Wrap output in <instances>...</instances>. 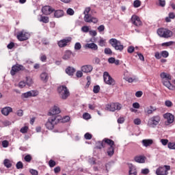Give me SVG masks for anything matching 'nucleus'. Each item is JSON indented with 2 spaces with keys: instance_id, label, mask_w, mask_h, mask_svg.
Wrapping results in <instances>:
<instances>
[{
  "instance_id": "obj_18",
  "label": "nucleus",
  "mask_w": 175,
  "mask_h": 175,
  "mask_svg": "<svg viewBox=\"0 0 175 175\" xmlns=\"http://www.w3.org/2000/svg\"><path fill=\"white\" fill-rule=\"evenodd\" d=\"M92 69H94V68L90 64L85 65L81 67V71L83 72V73H91V72H92Z\"/></svg>"
},
{
  "instance_id": "obj_7",
  "label": "nucleus",
  "mask_w": 175,
  "mask_h": 175,
  "mask_svg": "<svg viewBox=\"0 0 175 175\" xmlns=\"http://www.w3.org/2000/svg\"><path fill=\"white\" fill-rule=\"evenodd\" d=\"M169 170H170V165L160 166L156 170L157 175H167L169 174Z\"/></svg>"
},
{
  "instance_id": "obj_12",
  "label": "nucleus",
  "mask_w": 175,
  "mask_h": 175,
  "mask_svg": "<svg viewBox=\"0 0 175 175\" xmlns=\"http://www.w3.org/2000/svg\"><path fill=\"white\" fill-rule=\"evenodd\" d=\"M20 70H25V67L21 64L14 65L10 70V74L12 76H14V75H16L17 72H20Z\"/></svg>"
},
{
  "instance_id": "obj_58",
  "label": "nucleus",
  "mask_w": 175,
  "mask_h": 175,
  "mask_svg": "<svg viewBox=\"0 0 175 175\" xmlns=\"http://www.w3.org/2000/svg\"><path fill=\"white\" fill-rule=\"evenodd\" d=\"M143 96V92L142 91H137L136 93H135V96L137 98H142V96Z\"/></svg>"
},
{
  "instance_id": "obj_31",
  "label": "nucleus",
  "mask_w": 175,
  "mask_h": 175,
  "mask_svg": "<svg viewBox=\"0 0 175 175\" xmlns=\"http://www.w3.org/2000/svg\"><path fill=\"white\" fill-rule=\"evenodd\" d=\"M161 79H166L167 80H172V76L166 72H162L160 75Z\"/></svg>"
},
{
  "instance_id": "obj_53",
  "label": "nucleus",
  "mask_w": 175,
  "mask_h": 175,
  "mask_svg": "<svg viewBox=\"0 0 175 175\" xmlns=\"http://www.w3.org/2000/svg\"><path fill=\"white\" fill-rule=\"evenodd\" d=\"M16 169H23V162L21 161H18L17 163H16Z\"/></svg>"
},
{
  "instance_id": "obj_22",
  "label": "nucleus",
  "mask_w": 175,
  "mask_h": 175,
  "mask_svg": "<svg viewBox=\"0 0 175 175\" xmlns=\"http://www.w3.org/2000/svg\"><path fill=\"white\" fill-rule=\"evenodd\" d=\"M40 79L42 81H44V83H47V81H49V74L46 72L41 73Z\"/></svg>"
},
{
  "instance_id": "obj_32",
  "label": "nucleus",
  "mask_w": 175,
  "mask_h": 175,
  "mask_svg": "<svg viewBox=\"0 0 175 175\" xmlns=\"http://www.w3.org/2000/svg\"><path fill=\"white\" fill-rule=\"evenodd\" d=\"M26 84L29 87H31V85H32V84H33V80H32V78H31L30 77H26Z\"/></svg>"
},
{
  "instance_id": "obj_48",
  "label": "nucleus",
  "mask_w": 175,
  "mask_h": 175,
  "mask_svg": "<svg viewBox=\"0 0 175 175\" xmlns=\"http://www.w3.org/2000/svg\"><path fill=\"white\" fill-rule=\"evenodd\" d=\"M142 174L147 175L148 173H150V170L148 168H144L141 170Z\"/></svg>"
},
{
  "instance_id": "obj_21",
  "label": "nucleus",
  "mask_w": 175,
  "mask_h": 175,
  "mask_svg": "<svg viewBox=\"0 0 175 175\" xmlns=\"http://www.w3.org/2000/svg\"><path fill=\"white\" fill-rule=\"evenodd\" d=\"M54 17L55 18H61V17H64V10H57L55 11Z\"/></svg>"
},
{
  "instance_id": "obj_57",
  "label": "nucleus",
  "mask_w": 175,
  "mask_h": 175,
  "mask_svg": "<svg viewBox=\"0 0 175 175\" xmlns=\"http://www.w3.org/2000/svg\"><path fill=\"white\" fill-rule=\"evenodd\" d=\"M31 160H32V157H31V155L27 154V155H26V156L25 157V161L26 162H29V161H31Z\"/></svg>"
},
{
  "instance_id": "obj_26",
  "label": "nucleus",
  "mask_w": 175,
  "mask_h": 175,
  "mask_svg": "<svg viewBox=\"0 0 175 175\" xmlns=\"http://www.w3.org/2000/svg\"><path fill=\"white\" fill-rule=\"evenodd\" d=\"M129 175H137V172H136V167L133 166V165H129Z\"/></svg>"
},
{
  "instance_id": "obj_49",
  "label": "nucleus",
  "mask_w": 175,
  "mask_h": 175,
  "mask_svg": "<svg viewBox=\"0 0 175 175\" xmlns=\"http://www.w3.org/2000/svg\"><path fill=\"white\" fill-rule=\"evenodd\" d=\"M159 5L161 6V8H165L166 1L165 0H159Z\"/></svg>"
},
{
  "instance_id": "obj_2",
  "label": "nucleus",
  "mask_w": 175,
  "mask_h": 175,
  "mask_svg": "<svg viewBox=\"0 0 175 175\" xmlns=\"http://www.w3.org/2000/svg\"><path fill=\"white\" fill-rule=\"evenodd\" d=\"M161 122V116L159 115L153 116L148 119L147 126L149 128H155L157 125H159Z\"/></svg>"
},
{
  "instance_id": "obj_39",
  "label": "nucleus",
  "mask_w": 175,
  "mask_h": 175,
  "mask_svg": "<svg viewBox=\"0 0 175 175\" xmlns=\"http://www.w3.org/2000/svg\"><path fill=\"white\" fill-rule=\"evenodd\" d=\"M142 5V2L140 0H135L133 3L134 8H139V6Z\"/></svg>"
},
{
  "instance_id": "obj_46",
  "label": "nucleus",
  "mask_w": 175,
  "mask_h": 175,
  "mask_svg": "<svg viewBox=\"0 0 175 175\" xmlns=\"http://www.w3.org/2000/svg\"><path fill=\"white\" fill-rule=\"evenodd\" d=\"M165 105L167 107H172V106H173V103H172V101L169 100H165Z\"/></svg>"
},
{
  "instance_id": "obj_28",
  "label": "nucleus",
  "mask_w": 175,
  "mask_h": 175,
  "mask_svg": "<svg viewBox=\"0 0 175 175\" xmlns=\"http://www.w3.org/2000/svg\"><path fill=\"white\" fill-rule=\"evenodd\" d=\"M72 57V52L70 51H66L63 55V59L68 60Z\"/></svg>"
},
{
  "instance_id": "obj_63",
  "label": "nucleus",
  "mask_w": 175,
  "mask_h": 175,
  "mask_svg": "<svg viewBox=\"0 0 175 175\" xmlns=\"http://www.w3.org/2000/svg\"><path fill=\"white\" fill-rule=\"evenodd\" d=\"M25 83L24 81L19 82L18 87L19 88H24L25 87Z\"/></svg>"
},
{
  "instance_id": "obj_9",
  "label": "nucleus",
  "mask_w": 175,
  "mask_h": 175,
  "mask_svg": "<svg viewBox=\"0 0 175 175\" xmlns=\"http://www.w3.org/2000/svg\"><path fill=\"white\" fill-rule=\"evenodd\" d=\"M103 79L105 84L108 85H114L116 84V81L111 78L108 72H104Z\"/></svg>"
},
{
  "instance_id": "obj_15",
  "label": "nucleus",
  "mask_w": 175,
  "mask_h": 175,
  "mask_svg": "<svg viewBox=\"0 0 175 175\" xmlns=\"http://www.w3.org/2000/svg\"><path fill=\"white\" fill-rule=\"evenodd\" d=\"M131 23L133 25H135V27H141L142 25V21H140V18L136 15H133L131 17Z\"/></svg>"
},
{
  "instance_id": "obj_54",
  "label": "nucleus",
  "mask_w": 175,
  "mask_h": 175,
  "mask_svg": "<svg viewBox=\"0 0 175 175\" xmlns=\"http://www.w3.org/2000/svg\"><path fill=\"white\" fill-rule=\"evenodd\" d=\"M75 50H80L81 49V44H80V42L75 43Z\"/></svg>"
},
{
  "instance_id": "obj_38",
  "label": "nucleus",
  "mask_w": 175,
  "mask_h": 175,
  "mask_svg": "<svg viewBox=\"0 0 175 175\" xmlns=\"http://www.w3.org/2000/svg\"><path fill=\"white\" fill-rule=\"evenodd\" d=\"M99 91H100V87L99 85L94 86L93 92L94 94H98Z\"/></svg>"
},
{
  "instance_id": "obj_25",
  "label": "nucleus",
  "mask_w": 175,
  "mask_h": 175,
  "mask_svg": "<svg viewBox=\"0 0 175 175\" xmlns=\"http://www.w3.org/2000/svg\"><path fill=\"white\" fill-rule=\"evenodd\" d=\"M75 72H76V70L75 69V68L72 67H68L66 69V73H67V75H68V76H73V75L75 74Z\"/></svg>"
},
{
  "instance_id": "obj_37",
  "label": "nucleus",
  "mask_w": 175,
  "mask_h": 175,
  "mask_svg": "<svg viewBox=\"0 0 175 175\" xmlns=\"http://www.w3.org/2000/svg\"><path fill=\"white\" fill-rule=\"evenodd\" d=\"M161 55L163 58H167L169 57V52L167 51H163L161 52Z\"/></svg>"
},
{
  "instance_id": "obj_42",
  "label": "nucleus",
  "mask_w": 175,
  "mask_h": 175,
  "mask_svg": "<svg viewBox=\"0 0 175 175\" xmlns=\"http://www.w3.org/2000/svg\"><path fill=\"white\" fill-rule=\"evenodd\" d=\"M168 148L170 150H175V143L174 142H169L167 144Z\"/></svg>"
},
{
  "instance_id": "obj_16",
  "label": "nucleus",
  "mask_w": 175,
  "mask_h": 175,
  "mask_svg": "<svg viewBox=\"0 0 175 175\" xmlns=\"http://www.w3.org/2000/svg\"><path fill=\"white\" fill-rule=\"evenodd\" d=\"M61 113V111L59 110V108L58 107H53L52 109L49 112V116H52V117H56L57 114H59Z\"/></svg>"
},
{
  "instance_id": "obj_23",
  "label": "nucleus",
  "mask_w": 175,
  "mask_h": 175,
  "mask_svg": "<svg viewBox=\"0 0 175 175\" xmlns=\"http://www.w3.org/2000/svg\"><path fill=\"white\" fill-rule=\"evenodd\" d=\"M135 162L138 163H144L146 162V157L144 156H137L135 157Z\"/></svg>"
},
{
  "instance_id": "obj_33",
  "label": "nucleus",
  "mask_w": 175,
  "mask_h": 175,
  "mask_svg": "<svg viewBox=\"0 0 175 175\" xmlns=\"http://www.w3.org/2000/svg\"><path fill=\"white\" fill-rule=\"evenodd\" d=\"M4 165L5 166V167H12V163H10V160L5 159L3 161Z\"/></svg>"
},
{
  "instance_id": "obj_20",
  "label": "nucleus",
  "mask_w": 175,
  "mask_h": 175,
  "mask_svg": "<svg viewBox=\"0 0 175 175\" xmlns=\"http://www.w3.org/2000/svg\"><path fill=\"white\" fill-rule=\"evenodd\" d=\"M85 47L86 49H91V50H94V51L98 50V45H96V44L94 42L86 44L85 45Z\"/></svg>"
},
{
  "instance_id": "obj_11",
  "label": "nucleus",
  "mask_w": 175,
  "mask_h": 175,
  "mask_svg": "<svg viewBox=\"0 0 175 175\" xmlns=\"http://www.w3.org/2000/svg\"><path fill=\"white\" fill-rule=\"evenodd\" d=\"M56 120L57 118L55 116H52L48 120V121L45 124V126L47 128V129H54V125L57 124Z\"/></svg>"
},
{
  "instance_id": "obj_60",
  "label": "nucleus",
  "mask_w": 175,
  "mask_h": 175,
  "mask_svg": "<svg viewBox=\"0 0 175 175\" xmlns=\"http://www.w3.org/2000/svg\"><path fill=\"white\" fill-rule=\"evenodd\" d=\"M46 59H47V57L46 56V55H40V61H42V62H46Z\"/></svg>"
},
{
  "instance_id": "obj_13",
  "label": "nucleus",
  "mask_w": 175,
  "mask_h": 175,
  "mask_svg": "<svg viewBox=\"0 0 175 175\" xmlns=\"http://www.w3.org/2000/svg\"><path fill=\"white\" fill-rule=\"evenodd\" d=\"M163 118L167 120V122H165V125H170V124H173V122H174V116L170 113H165L163 115Z\"/></svg>"
},
{
  "instance_id": "obj_44",
  "label": "nucleus",
  "mask_w": 175,
  "mask_h": 175,
  "mask_svg": "<svg viewBox=\"0 0 175 175\" xmlns=\"http://www.w3.org/2000/svg\"><path fill=\"white\" fill-rule=\"evenodd\" d=\"M66 13L67 14H68L69 16H73V14H75V10H73V9L72 8H68L66 10Z\"/></svg>"
},
{
  "instance_id": "obj_29",
  "label": "nucleus",
  "mask_w": 175,
  "mask_h": 175,
  "mask_svg": "<svg viewBox=\"0 0 175 175\" xmlns=\"http://www.w3.org/2000/svg\"><path fill=\"white\" fill-rule=\"evenodd\" d=\"M23 98H29V96H36V94H33V92H27L22 94Z\"/></svg>"
},
{
  "instance_id": "obj_50",
  "label": "nucleus",
  "mask_w": 175,
  "mask_h": 175,
  "mask_svg": "<svg viewBox=\"0 0 175 175\" xmlns=\"http://www.w3.org/2000/svg\"><path fill=\"white\" fill-rule=\"evenodd\" d=\"M127 51H128V53H129V54H132V53H133V51H135V47L133 46H129L127 49Z\"/></svg>"
},
{
  "instance_id": "obj_5",
  "label": "nucleus",
  "mask_w": 175,
  "mask_h": 175,
  "mask_svg": "<svg viewBox=\"0 0 175 175\" xmlns=\"http://www.w3.org/2000/svg\"><path fill=\"white\" fill-rule=\"evenodd\" d=\"M109 43L112 47H114L115 50H118L119 51H122L124 50V45L121 44V42L116 38L110 39Z\"/></svg>"
},
{
  "instance_id": "obj_30",
  "label": "nucleus",
  "mask_w": 175,
  "mask_h": 175,
  "mask_svg": "<svg viewBox=\"0 0 175 175\" xmlns=\"http://www.w3.org/2000/svg\"><path fill=\"white\" fill-rule=\"evenodd\" d=\"M115 147H116L115 146H109V148H108L107 154L109 157H113V155H114Z\"/></svg>"
},
{
  "instance_id": "obj_41",
  "label": "nucleus",
  "mask_w": 175,
  "mask_h": 175,
  "mask_svg": "<svg viewBox=\"0 0 175 175\" xmlns=\"http://www.w3.org/2000/svg\"><path fill=\"white\" fill-rule=\"evenodd\" d=\"M98 44H99V46H100V47H105V46L106 44V40H103V38H101L98 41Z\"/></svg>"
},
{
  "instance_id": "obj_19",
  "label": "nucleus",
  "mask_w": 175,
  "mask_h": 175,
  "mask_svg": "<svg viewBox=\"0 0 175 175\" xmlns=\"http://www.w3.org/2000/svg\"><path fill=\"white\" fill-rule=\"evenodd\" d=\"M13 109L10 107H5L1 109V113L3 116H9L10 113H12Z\"/></svg>"
},
{
  "instance_id": "obj_35",
  "label": "nucleus",
  "mask_w": 175,
  "mask_h": 175,
  "mask_svg": "<svg viewBox=\"0 0 175 175\" xmlns=\"http://www.w3.org/2000/svg\"><path fill=\"white\" fill-rule=\"evenodd\" d=\"M40 21L41 23H44V24H47V23H49V17L47 16H41Z\"/></svg>"
},
{
  "instance_id": "obj_34",
  "label": "nucleus",
  "mask_w": 175,
  "mask_h": 175,
  "mask_svg": "<svg viewBox=\"0 0 175 175\" xmlns=\"http://www.w3.org/2000/svg\"><path fill=\"white\" fill-rule=\"evenodd\" d=\"M126 81H128V83H135L137 81V79L136 78H132V77H126L125 78Z\"/></svg>"
},
{
  "instance_id": "obj_43",
  "label": "nucleus",
  "mask_w": 175,
  "mask_h": 175,
  "mask_svg": "<svg viewBox=\"0 0 175 175\" xmlns=\"http://www.w3.org/2000/svg\"><path fill=\"white\" fill-rule=\"evenodd\" d=\"M84 137L86 140H91L92 139V135H91L90 133H86Z\"/></svg>"
},
{
  "instance_id": "obj_61",
  "label": "nucleus",
  "mask_w": 175,
  "mask_h": 175,
  "mask_svg": "<svg viewBox=\"0 0 175 175\" xmlns=\"http://www.w3.org/2000/svg\"><path fill=\"white\" fill-rule=\"evenodd\" d=\"M89 33L91 36H96V35H98V33H96V31L95 30H90L89 31Z\"/></svg>"
},
{
  "instance_id": "obj_45",
  "label": "nucleus",
  "mask_w": 175,
  "mask_h": 175,
  "mask_svg": "<svg viewBox=\"0 0 175 175\" xmlns=\"http://www.w3.org/2000/svg\"><path fill=\"white\" fill-rule=\"evenodd\" d=\"M2 146H3V148H8V147H9V141H8V140L3 141Z\"/></svg>"
},
{
  "instance_id": "obj_14",
  "label": "nucleus",
  "mask_w": 175,
  "mask_h": 175,
  "mask_svg": "<svg viewBox=\"0 0 175 175\" xmlns=\"http://www.w3.org/2000/svg\"><path fill=\"white\" fill-rule=\"evenodd\" d=\"M71 40H72V38L68 37V38H66L59 40L57 44H58L59 47H65V46H68V43H70V42H71Z\"/></svg>"
},
{
  "instance_id": "obj_36",
  "label": "nucleus",
  "mask_w": 175,
  "mask_h": 175,
  "mask_svg": "<svg viewBox=\"0 0 175 175\" xmlns=\"http://www.w3.org/2000/svg\"><path fill=\"white\" fill-rule=\"evenodd\" d=\"M81 31L82 32H84L85 33H87L90 32V27L88 26H83L81 29Z\"/></svg>"
},
{
  "instance_id": "obj_3",
  "label": "nucleus",
  "mask_w": 175,
  "mask_h": 175,
  "mask_svg": "<svg viewBox=\"0 0 175 175\" xmlns=\"http://www.w3.org/2000/svg\"><path fill=\"white\" fill-rule=\"evenodd\" d=\"M58 94L62 99H68V97L70 95L69 90L65 85H62L57 88Z\"/></svg>"
},
{
  "instance_id": "obj_55",
  "label": "nucleus",
  "mask_w": 175,
  "mask_h": 175,
  "mask_svg": "<svg viewBox=\"0 0 175 175\" xmlns=\"http://www.w3.org/2000/svg\"><path fill=\"white\" fill-rule=\"evenodd\" d=\"M125 122V118L124 117H120L118 119V124H124Z\"/></svg>"
},
{
  "instance_id": "obj_24",
  "label": "nucleus",
  "mask_w": 175,
  "mask_h": 175,
  "mask_svg": "<svg viewBox=\"0 0 175 175\" xmlns=\"http://www.w3.org/2000/svg\"><path fill=\"white\" fill-rule=\"evenodd\" d=\"M154 143V141L152 139H143L142 140V144L144 147H150Z\"/></svg>"
},
{
  "instance_id": "obj_47",
  "label": "nucleus",
  "mask_w": 175,
  "mask_h": 175,
  "mask_svg": "<svg viewBox=\"0 0 175 175\" xmlns=\"http://www.w3.org/2000/svg\"><path fill=\"white\" fill-rule=\"evenodd\" d=\"M20 132L21 133H27V132H28V126H25L22 127L21 129Z\"/></svg>"
},
{
  "instance_id": "obj_40",
  "label": "nucleus",
  "mask_w": 175,
  "mask_h": 175,
  "mask_svg": "<svg viewBox=\"0 0 175 175\" xmlns=\"http://www.w3.org/2000/svg\"><path fill=\"white\" fill-rule=\"evenodd\" d=\"M104 53L105 54L109 55H111V54H113V51L110 48H105L104 50Z\"/></svg>"
},
{
  "instance_id": "obj_10",
  "label": "nucleus",
  "mask_w": 175,
  "mask_h": 175,
  "mask_svg": "<svg viewBox=\"0 0 175 175\" xmlns=\"http://www.w3.org/2000/svg\"><path fill=\"white\" fill-rule=\"evenodd\" d=\"M105 143L108 144L109 147L114 146V141L109 138H105L102 142H98L99 146H97V148H105Z\"/></svg>"
},
{
  "instance_id": "obj_1",
  "label": "nucleus",
  "mask_w": 175,
  "mask_h": 175,
  "mask_svg": "<svg viewBox=\"0 0 175 175\" xmlns=\"http://www.w3.org/2000/svg\"><path fill=\"white\" fill-rule=\"evenodd\" d=\"M91 11L90 8H86L83 12L84 18L83 20L85 23H93V24H96L98 21V18L94 17L90 14V12Z\"/></svg>"
},
{
  "instance_id": "obj_51",
  "label": "nucleus",
  "mask_w": 175,
  "mask_h": 175,
  "mask_svg": "<svg viewBox=\"0 0 175 175\" xmlns=\"http://www.w3.org/2000/svg\"><path fill=\"white\" fill-rule=\"evenodd\" d=\"M83 118L84 120H90V118H91V115H90L88 113H85L83 115Z\"/></svg>"
},
{
  "instance_id": "obj_56",
  "label": "nucleus",
  "mask_w": 175,
  "mask_h": 175,
  "mask_svg": "<svg viewBox=\"0 0 175 175\" xmlns=\"http://www.w3.org/2000/svg\"><path fill=\"white\" fill-rule=\"evenodd\" d=\"M98 32H103L105 31V25H100L98 28H97Z\"/></svg>"
},
{
  "instance_id": "obj_4",
  "label": "nucleus",
  "mask_w": 175,
  "mask_h": 175,
  "mask_svg": "<svg viewBox=\"0 0 175 175\" xmlns=\"http://www.w3.org/2000/svg\"><path fill=\"white\" fill-rule=\"evenodd\" d=\"M157 34L160 38L167 39V38H171L173 36V32L167 29L161 28L157 30Z\"/></svg>"
},
{
  "instance_id": "obj_52",
  "label": "nucleus",
  "mask_w": 175,
  "mask_h": 175,
  "mask_svg": "<svg viewBox=\"0 0 175 175\" xmlns=\"http://www.w3.org/2000/svg\"><path fill=\"white\" fill-rule=\"evenodd\" d=\"M161 143L163 144V146H167L169 144V139H161Z\"/></svg>"
},
{
  "instance_id": "obj_17",
  "label": "nucleus",
  "mask_w": 175,
  "mask_h": 175,
  "mask_svg": "<svg viewBox=\"0 0 175 175\" xmlns=\"http://www.w3.org/2000/svg\"><path fill=\"white\" fill-rule=\"evenodd\" d=\"M42 12L44 14L49 15L54 12V9L49 5H46L42 8Z\"/></svg>"
},
{
  "instance_id": "obj_62",
  "label": "nucleus",
  "mask_w": 175,
  "mask_h": 175,
  "mask_svg": "<svg viewBox=\"0 0 175 175\" xmlns=\"http://www.w3.org/2000/svg\"><path fill=\"white\" fill-rule=\"evenodd\" d=\"M49 164L50 167H54V166H55V161H54L53 160H50Z\"/></svg>"
},
{
  "instance_id": "obj_6",
  "label": "nucleus",
  "mask_w": 175,
  "mask_h": 175,
  "mask_svg": "<svg viewBox=\"0 0 175 175\" xmlns=\"http://www.w3.org/2000/svg\"><path fill=\"white\" fill-rule=\"evenodd\" d=\"M29 36V33L27 32L25 30H22L17 33L16 38L20 42H24V40H28Z\"/></svg>"
},
{
  "instance_id": "obj_64",
  "label": "nucleus",
  "mask_w": 175,
  "mask_h": 175,
  "mask_svg": "<svg viewBox=\"0 0 175 175\" xmlns=\"http://www.w3.org/2000/svg\"><path fill=\"white\" fill-rule=\"evenodd\" d=\"M30 173L32 175H38V171L36 170H33V169L30 170Z\"/></svg>"
},
{
  "instance_id": "obj_59",
  "label": "nucleus",
  "mask_w": 175,
  "mask_h": 175,
  "mask_svg": "<svg viewBox=\"0 0 175 175\" xmlns=\"http://www.w3.org/2000/svg\"><path fill=\"white\" fill-rule=\"evenodd\" d=\"M134 124L135 125H140V124H142V120L139 118H136L134 120Z\"/></svg>"
},
{
  "instance_id": "obj_27",
  "label": "nucleus",
  "mask_w": 175,
  "mask_h": 175,
  "mask_svg": "<svg viewBox=\"0 0 175 175\" xmlns=\"http://www.w3.org/2000/svg\"><path fill=\"white\" fill-rule=\"evenodd\" d=\"M163 85H165V87H167L168 90H174V85H172V83H170V81H169L168 80L163 81Z\"/></svg>"
},
{
  "instance_id": "obj_8",
  "label": "nucleus",
  "mask_w": 175,
  "mask_h": 175,
  "mask_svg": "<svg viewBox=\"0 0 175 175\" xmlns=\"http://www.w3.org/2000/svg\"><path fill=\"white\" fill-rule=\"evenodd\" d=\"M121 104L118 103H112L111 104H107L105 107V109L108 111H116V110H121Z\"/></svg>"
}]
</instances>
